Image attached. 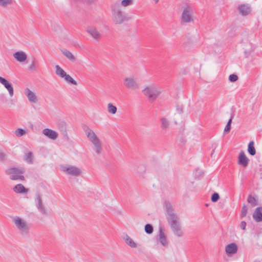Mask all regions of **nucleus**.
I'll list each match as a JSON object with an SVG mask.
<instances>
[{
	"label": "nucleus",
	"mask_w": 262,
	"mask_h": 262,
	"mask_svg": "<svg viewBox=\"0 0 262 262\" xmlns=\"http://www.w3.org/2000/svg\"><path fill=\"white\" fill-rule=\"evenodd\" d=\"M237 246L235 243H231L226 247V252L228 255L233 254L237 251Z\"/></svg>",
	"instance_id": "412c9836"
},
{
	"label": "nucleus",
	"mask_w": 262,
	"mask_h": 262,
	"mask_svg": "<svg viewBox=\"0 0 262 262\" xmlns=\"http://www.w3.org/2000/svg\"><path fill=\"white\" fill-rule=\"evenodd\" d=\"M160 121L162 129L165 130L169 127L170 122L168 119L163 117L160 118Z\"/></svg>",
	"instance_id": "b1692460"
},
{
	"label": "nucleus",
	"mask_w": 262,
	"mask_h": 262,
	"mask_svg": "<svg viewBox=\"0 0 262 262\" xmlns=\"http://www.w3.org/2000/svg\"><path fill=\"white\" fill-rule=\"evenodd\" d=\"M174 234L178 237H181L183 235V231L181 229L180 223L174 224L170 226Z\"/></svg>",
	"instance_id": "6ab92c4d"
},
{
	"label": "nucleus",
	"mask_w": 262,
	"mask_h": 262,
	"mask_svg": "<svg viewBox=\"0 0 262 262\" xmlns=\"http://www.w3.org/2000/svg\"><path fill=\"white\" fill-rule=\"evenodd\" d=\"M143 92L150 102L155 101L161 94L160 89L155 85L147 86L143 90Z\"/></svg>",
	"instance_id": "20e7f679"
},
{
	"label": "nucleus",
	"mask_w": 262,
	"mask_h": 262,
	"mask_svg": "<svg viewBox=\"0 0 262 262\" xmlns=\"http://www.w3.org/2000/svg\"><path fill=\"white\" fill-rule=\"evenodd\" d=\"M155 2V3H157L159 2V0H154Z\"/></svg>",
	"instance_id": "de8ad7c7"
},
{
	"label": "nucleus",
	"mask_w": 262,
	"mask_h": 262,
	"mask_svg": "<svg viewBox=\"0 0 262 262\" xmlns=\"http://www.w3.org/2000/svg\"><path fill=\"white\" fill-rule=\"evenodd\" d=\"M203 174V172L201 170H196L194 173L195 177L198 178L202 177Z\"/></svg>",
	"instance_id": "ea45409f"
},
{
	"label": "nucleus",
	"mask_w": 262,
	"mask_h": 262,
	"mask_svg": "<svg viewBox=\"0 0 262 262\" xmlns=\"http://www.w3.org/2000/svg\"><path fill=\"white\" fill-rule=\"evenodd\" d=\"M238 79V76L235 74H231L229 77V80L231 82H235Z\"/></svg>",
	"instance_id": "58836bf2"
},
{
	"label": "nucleus",
	"mask_w": 262,
	"mask_h": 262,
	"mask_svg": "<svg viewBox=\"0 0 262 262\" xmlns=\"http://www.w3.org/2000/svg\"><path fill=\"white\" fill-rule=\"evenodd\" d=\"M35 201L36 202V207L40 213L43 215L47 214V210L43 205L42 199L39 193L36 194Z\"/></svg>",
	"instance_id": "9d476101"
},
{
	"label": "nucleus",
	"mask_w": 262,
	"mask_h": 262,
	"mask_svg": "<svg viewBox=\"0 0 262 262\" xmlns=\"http://www.w3.org/2000/svg\"><path fill=\"white\" fill-rule=\"evenodd\" d=\"M165 207L166 210V216L169 225L171 226L174 224L179 223V219L176 214L173 212L171 204L168 202H166Z\"/></svg>",
	"instance_id": "423d86ee"
},
{
	"label": "nucleus",
	"mask_w": 262,
	"mask_h": 262,
	"mask_svg": "<svg viewBox=\"0 0 262 262\" xmlns=\"http://www.w3.org/2000/svg\"><path fill=\"white\" fill-rule=\"evenodd\" d=\"M248 212V208L246 205H244L242 207L241 211V217H244L246 216Z\"/></svg>",
	"instance_id": "4c0bfd02"
},
{
	"label": "nucleus",
	"mask_w": 262,
	"mask_h": 262,
	"mask_svg": "<svg viewBox=\"0 0 262 262\" xmlns=\"http://www.w3.org/2000/svg\"><path fill=\"white\" fill-rule=\"evenodd\" d=\"M144 230L146 233L150 234L153 232V227L151 225L148 224L145 225Z\"/></svg>",
	"instance_id": "473e14b6"
},
{
	"label": "nucleus",
	"mask_w": 262,
	"mask_h": 262,
	"mask_svg": "<svg viewBox=\"0 0 262 262\" xmlns=\"http://www.w3.org/2000/svg\"><path fill=\"white\" fill-rule=\"evenodd\" d=\"M62 54L70 61L74 62L76 60L75 57L73 54L67 49H63L61 50Z\"/></svg>",
	"instance_id": "393cba45"
},
{
	"label": "nucleus",
	"mask_w": 262,
	"mask_h": 262,
	"mask_svg": "<svg viewBox=\"0 0 262 262\" xmlns=\"http://www.w3.org/2000/svg\"><path fill=\"white\" fill-rule=\"evenodd\" d=\"M0 83L8 90L10 97L14 95V90L12 85L4 78L0 76Z\"/></svg>",
	"instance_id": "ddd939ff"
},
{
	"label": "nucleus",
	"mask_w": 262,
	"mask_h": 262,
	"mask_svg": "<svg viewBox=\"0 0 262 262\" xmlns=\"http://www.w3.org/2000/svg\"><path fill=\"white\" fill-rule=\"evenodd\" d=\"M248 162L249 159L246 156L244 152L242 151L238 156V164L246 167L248 164Z\"/></svg>",
	"instance_id": "2eb2a0df"
},
{
	"label": "nucleus",
	"mask_w": 262,
	"mask_h": 262,
	"mask_svg": "<svg viewBox=\"0 0 262 262\" xmlns=\"http://www.w3.org/2000/svg\"><path fill=\"white\" fill-rule=\"evenodd\" d=\"M232 118H233V117L232 116L230 118V119L229 120L227 125H226V126L225 127V129H224L225 132H229L230 130L231 124L232 122Z\"/></svg>",
	"instance_id": "e433bc0d"
},
{
	"label": "nucleus",
	"mask_w": 262,
	"mask_h": 262,
	"mask_svg": "<svg viewBox=\"0 0 262 262\" xmlns=\"http://www.w3.org/2000/svg\"><path fill=\"white\" fill-rule=\"evenodd\" d=\"M61 168L66 174L74 177H78L82 172L80 168L71 165L62 166Z\"/></svg>",
	"instance_id": "0eeeda50"
},
{
	"label": "nucleus",
	"mask_w": 262,
	"mask_h": 262,
	"mask_svg": "<svg viewBox=\"0 0 262 262\" xmlns=\"http://www.w3.org/2000/svg\"><path fill=\"white\" fill-rule=\"evenodd\" d=\"M117 108L112 103H109L107 104V111L111 114H115L117 112Z\"/></svg>",
	"instance_id": "c85d7f7f"
},
{
	"label": "nucleus",
	"mask_w": 262,
	"mask_h": 262,
	"mask_svg": "<svg viewBox=\"0 0 262 262\" xmlns=\"http://www.w3.org/2000/svg\"><path fill=\"white\" fill-rule=\"evenodd\" d=\"M253 141H250L248 146V152L251 156H254L256 154V150Z\"/></svg>",
	"instance_id": "bb28decb"
},
{
	"label": "nucleus",
	"mask_w": 262,
	"mask_h": 262,
	"mask_svg": "<svg viewBox=\"0 0 262 262\" xmlns=\"http://www.w3.org/2000/svg\"><path fill=\"white\" fill-rule=\"evenodd\" d=\"M82 129L88 139L91 143L93 148L97 155H100L103 151V143L101 139L91 128L86 125L82 126Z\"/></svg>",
	"instance_id": "f257e3e1"
},
{
	"label": "nucleus",
	"mask_w": 262,
	"mask_h": 262,
	"mask_svg": "<svg viewBox=\"0 0 262 262\" xmlns=\"http://www.w3.org/2000/svg\"><path fill=\"white\" fill-rule=\"evenodd\" d=\"M194 21L192 16V11L191 8L187 6L184 8L181 16V24H188Z\"/></svg>",
	"instance_id": "6e6552de"
},
{
	"label": "nucleus",
	"mask_w": 262,
	"mask_h": 262,
	"mask_svg": "<svg viewBox=\"0 0 262 262\" xmlns=\"http://www.w3.org/2000/svg\"><path fill=\"white\" fill-rule=\"evenodd\" d=\"M123 85L127 89L137 90L139 89V85L136 78L133 77H127L124 78Z\"/></svg>",
	"instance_id": "1a4fd4ad"
},
{
	"label": "nucleus",
	"mask_w": 262,
	"mask_h": 262,
	"mask_svg": "<svg viewBox=\"0 0 262 262\" xmlns=\"http://www.w3.org/2000/svg\"><path fill=\"white\" fill-rule=\"evenodd\" d=\"M13 191L17 193H27L29 189L25 188L24 185L21 184H18L15 185L13 188Z\"/></svg>",
	"instance_id": "4be33fe9"
},
{
	"label": "nucleus",
	"mask_w": 262,
	"mask_h": 262,
	"mask_svg": "<svg viewBox=\"0 0 262 262\" xmlns=\"http://www.w3.org/2000/svg\"><path fill=\"white\" fill-rule=\"evenodd\" d=\"M213 193L211 194V200L213 202Z\"/></svg>",
	"instance_id": "49530a36"
},
{
	"label": "nucleus",
	"mask_w": 262,
	"mask_h": 262,
	"mask_svg": "<svg viewBox=\"0 0 262 262\" xmlns=\"http://www.w3.org/2000/svg\"><path fill=\"white\" fill-rule=\"evenodd\" d=\"M55 73L57 75L63 78L67 75L66 72L58 65L55 66Z\"/></svg>",
	"instance_id": "a878e982"
},
{
	"label": "nucleus",
	"mask_w": 262,
	"mask_h": 262,
	"mask_svg": "<svg viewBox=\"0 0 262 262\" xmlns=\"http://www.w3.org/2000/svg\"><path fill=\"white\" fill-rule=\"evenodd\" d=\"M247 202L251 204L252 207H254L258 205L257 200L251 195L248 196Z\"/></svg>",
	"instance_id": "cd10ccee"
},
{
	"label": "nucleus",
	"mask_w": 262,
	"mask_h": 262,
	"mask_svg": "<svg viewBox=\"0 0 262 262\" xmlns=\"http://www.w3.org/2000/svg\"><path fill=\"white\" fill-rule=\"evenodd\" d=\"M133 0H122L121 1V6L123 7H127L133 4Z\"/></svg>",
	"instance_id": "f704fd0d"
},
{
	"label": "nucleus",
	"mask_w": 262,
	"mask_h": 262,
	"mask_svg": "<svg viewBox=\"0 0 262 262\" xmlns=\"http://www.w3.org/2000/svg\"><path fill=\"white\" fill-rule=\"evenodd\" d=\"M24 160L27 161L28 163L32 164L33 163V158H32V152H28Z\"/></svg>",
	"instance_id": "7c9ffc66"
},
{
	"label": "nucleus",
	"mask_w": 262,
	"mask_h": 262,
	"mask_svg": "<svg viewBox=\"0 0 262 262\" xmlns=\"http://www.w3.org/2000/svg\"><path fill=\"white\" fill-rule=\"evenodd\" d=\"M97 0H86V3L88 4L91 5L94 4Z\"/></svg>",
	"instance_id": "c03bdc74"
},
{
	"label": "nucleus",
	"mask_w": 262,
	"mask_h": 262,
	"mask_svg": "<svg viewBox=\"0 0 262 262\" xmlns=\"http://www.w3.org/2000/svg\"><path fill=\"white\" fill-rule=\"evenodd\" d=\"M246 225H247V224H246V222H245V221H242V222L241 223V224H240V225H239V226H240L242 230H245V228H246Z\"/></svg>",
	"instance_id": "79ce46f5"
},
{
	"label": "nucleus",
	"mask_w": 262,
	"mask_h": 262,
	"mask_svg": "<svg viewBox=\"0 0 262 262\" xmlns=\"http://www.w3.org/2000/svg\"><path fill=\"white\" fill-rule=\"evenodd\" d=\"M64 80L74 85H77V82L74 80L69 74H67L64 78Z\"/></svg>",
	"instance_id": "72a5a7b5"
},
{
	"label": "nucleus",
	"mask_w": 262,
	"mask_h": 262,
	"mask_svg": "<svg viewBox=\"0 0 262 262\" xmlns=\"http://www.w3.org/2000/svg\"><path fill=\"white\" fill-rule=\"evenodd\" d=\"M24 172V168H9L6 170V174L10 175V179L12 180L24 181L25 177L22 175Z\"/></svg>",
	"instance_id": "39448f33"
},
{
	"label": "nucleus",
	"mask_w": 262,
	"mask_h": 262,
	"mask_svg": "<svg viewBox=\"0 0 262 262\" xmlns=\"http://www.w3.org/2000/svg\"><path fill=\"white\" fill-rule=\"evenodd\" d=\"M26 133V130L23 128H18L15 131V135L18 137H21L25 135Z\"/></svg>",
	"instance_id": "2f4dec72"
},
{
	"label": "nucleus",
	"mask_w": 262,
	"mask_h": 262,
	"mask_svg": "<svg viewBox=\"0 0 262 262\" xmlns=\"http://www.w3.org/2000/svg\"><path fill=\"white\" fill-rule=\"evenodd\" d=\"M14 58L19 62L25 61L27 58V54L23 51H17L13 54Z\"/></svg>",
	"instance_id": "dca6fc26"
},
{
	"label": "nucleus",
	"mask_w": 262,
	"mask_h": 262,
	"mask_svg": "<svg viewBox=\"0 0 262 262\" xmlns=\"http://www.w3.org/2000/svg\"><path fill=\"white\" fill-rule=\"evenodd\" d=\"M6 155L2 151H0V160H4L5 158Z\"/></svg>",
	"instance_id": "37998d69"
},
{
	"label": "nucleus",
	"mask_w": 262,
	"mask_h": 262,
	"mask_svg": "<svg viewBox=\"0 0 262 262\" xmlns=\"http://www.w3.org/2000/svg\"><path fill=\"white\" fill-rule=\"evenodd\" d=\"M12 3L13 0H0V6L3 8H6Z\"/></svg>",
	"instance_id": "c756f323"
},
{
	"label": "nucleus",
	"mask_w": 262,
	"mask_h": 262,
	"mask_svg": "<svg viewBox=\"0 0 262 262\" xmlns=\"http://www.w3.org/2000/svg\"><path fill=\"white\" fill-rule=\"evenodd\" d=\"M218 205H219L220 208H223V204L222 203H219L218 204Z\"/></svg>",
	"instance_id": "a18cd8bd"
},
{
	"label": "nucleus",
	"mask_w": 262,
	"mask_h": 262,
	"mask_svg": "<svg viewBox=\"0 0 262 262\" xmlns=\"http://www.w3.org/2000/svg\"><path fill=\"white\" fill-rule=\"evenodd\" d=\"M24 93L26 96L28 98L30 102L36 103L37 102V97L35 93L30 90L29 88H27L25 90Z\"/></svg>",
	"instance_id": "f8f14e48"
},
{
	"label": "nucleus",
	"mask_w": 262,
	"mask_h": 262,
	"mask_svg": "<svg viewBox=\"0 0 262 262\" xmlns=\"http://www.w3.org/2000/svg\"><path fill=\"white\" fill-rule=\"evenodd\" d=\"M205 206H206V207H208V204H205Z\"/></svg>",
	"instance_id": "09e8293b"
},
{
	"label": "nucleus",
	"mask_w": 262,
	"mask_h": 262,
	"mask_svg": "<svg viewBox=\"0 0 262 262\" xmlns=\"http://www.w3.org/2000/svg\"><path fill=\"white\" fill-rule=\"evenodd\" d=\"M13 222L21 235L23 236L28 235L30 226L26 220L19 216H15L13 219Z\"/></svg>",
	"instance_id": "7ed1b4c3"
},
{
	"label": "nucleus",
	"mask_w": 262,
	"mask_h": 262,
	"mask_svg": "<svg viewBox=\"0 0 262 262\" xmlns=\"http://www.w3.org/2000/svg\"><path fill=\"white\" fill-rule=\"evenodd\" d=\"M220 199V195L218 193L214 192V202H217Z\"/></svg>",
	"instance_id": "a19ab883"
},
{
	"label": "nucleus",
	"mask_w": 262,
	"mask_h": 262,
	"mask_svg": "<svg viewBox=\"0 0 262 262\" xmlns=\"http://www.w3.org/2000/svg\"><path fill=\"white\" fill-rule=\"evenodd\" d=\"M43 134L49 138L55 140L58 137V134L54 130L49 128H45L42 131Z\"/></svg>",
	"instance_id": "aec40b11"
},
{
	"label": "nucleus",
	"mask_w": 262,
	"mask_h": 262,
	"mask_svg": "<svg viewBox=\"0 0 262 262\" xmlns=\"http://www.w3.org/2000/svg\"><path fill=\"white\" fill-rule=\"evenodd\" d=\"M123 239L124 240L125 243L127 245L130 246V247H132V248H136L137 247L136 243L128 235L126 234L124 236Z\"/></svg>",
	"instance_id": "5701e85b"
},
{
	"label": "nucleus",
	"mask_w": 262,
	"mask_h": 262,
	"mask_svg": "<svg viewBox=\"0 0 262 262\" xmlns=\"http://www.w3.org/2000/svg\"><path fill=\"white\" fill-rule=\"evenodd\" d=\"M113 21L117 25L122 24L125 20L126 17L124 12L122 10L119 3H114L111 6Z\"/></svg>",
	"instance_id": "f03ea898"
},
{
	"label": "nucleus",
	"mask_w": 262,
	"mask_h": 262,
	"mask_svg": "<svg viewBox=\"0 0 262 262\" xmlns=\"http://www.w3.org/2000/svg\"><path fill=\"white\" fill-rule=\"evenodd\" d=\"M159 233L158 235V240L160 243L163 246H166L168 245V242L165 235L162 227L159 228Z\"/></svg>",
	"instance_id": "a211bd4d"
},
{
	"label": "nucleus",
	"mask_w": 262,
	"mask_h": 262,
	"mask_svg": "<svg viewBox=\"0 0 262 262\" xmlns=\"http://www.w3.org/2000/svg\"><path fill=\"white\" fill-rule=\"evenodd\" d=\"M36 60L35 58H34L32 61L31 64L30 65L29 67V69L32 71H36Z\"/></svg>",
	"instance_id": "c9c22d12"
},
{
	"label": "nucleus",
	"mask_w": 262,
	"mask_h": 262,
	"mask_svg": "<svg viewBox=\"0 0 262 262\" xmlns=\"http://www.w3.org/2000/svg\"><path fill=\"white\" fill-rule=\"evenodd\" d=\"M239 13L243 16L248 15L251 12L250 6L248 4H242L238 6Z\"/></svg>",
	"instance_id": "4468645a"
},
{
	"label": "nucleus",
	"mask_w": 262,
	"mask_h": 262,
	"mask_svg": "<svg viewBox=\"0 0 262 262\" xmlns=\"http://www.w3.org/2000/svg\"><path fill=\"white\" fill-rule=\"evenodd\" d=\"M86 32L90 34L94 39L98 40L102 37L100 33L94 27H88L86 29Z\"/></svg>",
	"instance_id": "9b49d317"
},
{
	"label": "nucleus",
	"mask_w": 262,
	"mask_h": 262,
	"mask_svg": "<svg viewBox=\"0 0 262 262\" xmlns=\"http://www.w3.org/2000/svg\"><path fill=\"white\" fill-rule=\"evenodd\" d=\"M252 216L256 222H262V207H257L254 210Z\"/></svg>",
	"instance_id": "f3484780"
}]
</instances>
